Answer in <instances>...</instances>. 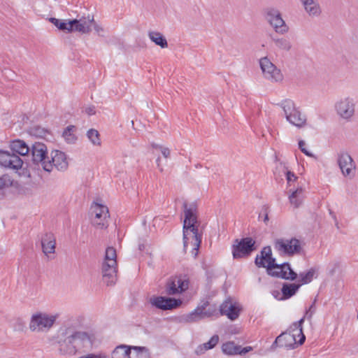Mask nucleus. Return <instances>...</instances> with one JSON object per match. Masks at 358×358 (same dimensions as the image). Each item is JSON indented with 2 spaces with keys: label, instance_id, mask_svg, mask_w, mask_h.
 <instances>
[{
  "label": "nucleus",
  "instance_id": "0eeeda50",
  "mask_svg": "<svg viewBox=\"0 0 358 358\" xmlns=\"http://www.w3.org/2000/svg\"><path fill=\"white\" fill-rule=\"evenodd\" d=\"M72 32L89 34L92 29L100 36H103L104 28L94 20V15L88 13L79 18L71 20Z\"/></svg>",
  "mask_w": 358,
  "mask_h": 358
},
{
  "label": "nucleus",
  "instance_id": "423d86ee",
  "mask_svg": "<svg viewBox=\"0 0 358 358\" xmlns=\"http://www.w3.org/2000/svg\"><path fill=\"white\" fill-rule=\"evenodd\" d=\"M57 315L49 314L43 311H36L30 317L29 329L34 333L48 332L55 325Z\"/></svg>",
  "mask_w": 358,
  "mask_h": 358
},
{
  "label": "nucleus",
  "instance_id": "2eb2a0df",
  "mask_svg": "<svg viewBox=\"0 0 358 358\" xmlns=\"http://www.w3.org/2000/svg\"><path fill=\"white\" fill-rule=\"evenodd\" d=\"M337 162L343 176L352 178L355 176L356 164L349 153H338Z\"/></svg>",
  "mask_w": 358,
  "mask_h": 358
},
{
  "label": "nucleus",
  "instance_id": "79ce46f5",
  "mask_svg": "<svg viewBox=\"0 0 358 358\" xmlns=\"http://www.w3.org/2000/svg\"><path fill=\"white\" fill-rule=\"evenodd\" d=\"M83 112L88 115H94L96 113L95 107L94 106H87L83 108Z\"/></svg>",
  "mask_w": 358,
  "mask_h": 358
},
{
  "label": "nucleus",
  "instance_id": "39448f33",
  "mask_svg": "<svg viewBox=\"0 0 358 358\" xmlns=\"http://www.w3.org/2000/svg\"><path fill=\"white\" fill-rule=\"evenodd\" d=\"M117 254L113 247L106 250L105 256L101 265L103 280L107 286L113 285L117 280Z\"/></svg>",
  "mask_w": 358,
  "mask_h": 358
},
{
  "label": "nucleus",
  "instance_id": "4468645a",
  "mask_svg": "<svg viewBox=\"0 0 358 358\" xmlns=\"http://www.w3.org/2000/svg\"><path fill=\"white\" fill-rule=\"evenodd\" d=\"M274 248L281 255L292 256L301 251L300 241L296 238H279L275 241Z\"/></svg>",
  "mask_w": 358,
  "mask_h": 358
},
{
  "label": "nucleus",
  "instance_id": "1a4fd4ad",
  "mask_svg": "<svg viewBox=\"0 0 358 358\" xmlns=\"http://www.w3.org/2000/svg\"><path fill=\"white\" fill-rule=\"evenodd\" d=\"M280 107L284 111L286 120L292 125L302 128L306 124V115L295 106V103L290 99H286L281 102Z\"/></svg>",
  "mask_w": 358,
  "mask_h": 358
},
{
  "label": "nucleus",
  "instance_id": "393cba45",
  "mask_svg": "<svg viewBox=\"0 0 358 358\" xmlns=\"http://www.w3.org/2000/svg\"><path fill=\"white\" fill-rule=\"evenodd\" d=\"M288 199L291 206L294 208H299L305 199V191L303 187H298L296 189L289 190Z\"/></svg>",
  "mask_w": 358,
  "mask_h": 358
},
{
  "label": "nucleus",
  "instance_id": "a19ab883",
  "mask_svg": "<svg viewBox=\"0 0 358 358\" xmlns=\"http://www.w3.org/2000/svg\"><path fill=\"white\" fill-rule=\"evenodd\" d=\"M285 174H286V179L287 180L288 184H289L291 182H294V181L296 180V179H297V177L296 176V175L290 171H287Z\"/></svg>",
  "mask_w": 358,
  "mask_h": 358
},
{
  "label": "nucleus",
  "instance_id": "c9c22d12",
  "mask_svg": "<svg viewBox=\"0 0 358 358\" xmlns=\"http://www.w3.org/2000/svg\"><path fill=\"white\" fill-rule=\"evenodd\" d=\"M87 136L92 145H94L95 146L101 145V141L100 138L99 133L97 130L94 129H90L87 132Z\"/></svg>",
  "mask_w": 358,
  "mask_h": 358
},
{
  "label": "nucleus",
  "instance_id": "f3484780",
  "mask_svg": "<svg viewBox=\"0 0 358 358\" xmlns=\"http://www.w3.org/2000/svg\"><path fill=\"white\" fill-rule=\"evenodd\" d=\"M206 306L207 303H203L202 306H198L192 312L182 315L180 321L185 323H193L212 316L215 310H206Z\"/></svg>",
  "mask_w": 358,
  "mask_h": 358
},
{
  "label": "nucleus",
  "instance_id": "6ab92c4d",
  "mask_svg": "<svg viewBox=\"0 0 358 358\" xmlns=\"http://www.w3.org/2000/svg\"><path fill=\"white\" fill-rule=\"evenodd\" d=\"M255 242L251 238H243L236 245H234L233 256L234 258H241L249 255L255 250Z\"/></svg>",
  "mask_w": 358,
  "mask_h": 358
},
{
  "label": "nucleus",
  "instance_id": "dca6fc26",
  "mask_svg": "<svg viewBox=\"0 0 358 358\" xmlns=\"http://www.w3.org/2000/svg\"><path fill=\"white\" fill-rule=\"evenodd\" d=\"M149 303L158 309L168 310L178 308L181 305L182 301L173 298L152 296L150 298Z\"/></svg>",
  "mask_w": 358,
  "mask_h": 358
},
{
  "label": "nucleus",
  "instance_id": "a18cd8bd",
  "mask_svg": "<svg viewBox=\"0 0 358 358\" xmlns=\"http://www.w3.org/2000/svg\"><path fill=\"white\" fill-rule=\"evenodd\" d=\"M159 161H160V158L159 157V158H157V166H158L159 167V166H160V165H159Z\"/></svg>",
  "mask_w": 358,
  "mask_h": 358
},
{
  "label": "nucleus",
  "instance_id": "ea45409f",
  "mask_svg": "<svg viewBox=\"0 0 358 358\" xmlns=\"http://www.w3.org/2000/svg\"><path fill=\"white\" fill-rule=\"evenodd\" d=\"M299 148L301 151L304 153L306 156L313 157V155L309 152L306 148V143L303 140H301L299 141Z\"/></svg>",
  "mask_w": 358,
  "mask_h": 358
},
{
  "label": "nucleus",
  "instance_id": "20e7f679",
  "mask_svg": "<svg viewBox=\"0 0 358 358\" xmlns=\"http://www.w3.org/2000/svg\"><path fill=\"white\" fill-rule=\"evenodd\" d=\"M303 319H301L299 322H294L289 328V331L282 333L276 338L273 343L279 344L281 347L294 349L298 345H302L306 339V336L303 333L302 324Z\"/></svg>",
  "mask_w": 358,
  "mask_h": 358
},
{
  "label": "nucleus",
  "instance_id": "f704fd0d",
  "mask_svg": "<svg viewBox=\"0 0 358 358\" xmlns=\"http://www.w3.org/2000/svg\"><path fill=\"white\" fill-rule=\"evenodd\" d=\"M239 345H236L234 342L229 341L224 343L222 346L223 353L227 355H236L239 352Z\"/></svg>",
  "mask_w": 358,
  "mask_h": 358
},
{
  "label": "nucleus",
  "instance_id": "a211bd4d",
  "mask_svg": "<svg viewBox=\"0 0 358 358\" xmlns=\"http://www.w3.org/2000/svg\"><path fill=\"white\" fill-rule=\"evenodd\" d=\"M0 165L13 170H19L22 167L23 161L13 153L0 150Z\"/></svg>",
  "mask_w": 358,
  "mask_h": 358
},
{
  "label": "nucleus",
  "instance_id": "c03bdc74",
  "mask_svg": "<svg viewBox=\"0 0 358 358\" xmlns=\"http://www.w3.org/2000/svg\"><path fill=\"white\" fill-rule=\"evenodd\" d=\"M239 352L238 355H245L246 354L247 352L251 351L252 349L251 347L248 346V347H245L243 348H242L241 346H239Z\"/></svg>",
  "mask_w": 358,
  "mask_h": 358
},
{
  "label": "nucleus",
  "instance_id": "5701e85b",
  "mask_svg": "<svg viewBox=\"0 0 358 358\" xmlns=\"http://www.w3.org/2000/svg\"><path fill=\"white\" fill-rule=\"evenodd\" d=\"M304 11L310 17H318L322 10L318 0H299Z\"/></svg>",
  "mask_w": 358,
  "mask_h": 358
},
{
  "label": "nucleus",
  "instance_id": "b1692460",
  "mask_svg": "<svg viewBox=\"0 0 358 358\" xmlns=\"http://www.w3.org/2000/svg\"><path fill=\"white\" fill-rule=\"evenodd\" d=\"M56 241L52 234H45L41 239L43 252L48 257L55 254Z\"/></svg>",
  "mask_w": 358,
  "mask_h": 358
},
{
  "label": "nucleus",
  "instance_id": "473e14b6",
  "mask_svg": "<svg viewBox=\"0 0 358 358\" xmlns=\"http://www.w3.org/2000/svg\"><path fill=\"white\" fill-rule=\"evenodd\" d=\"M275 47L281 51L289 52L292 48V44L291 41L286 38H273Z\"/></svg>",
  "mask_w": 358,
  "mask_h": 358
},
{
  "label": "nucleus",
  "instance_id": "4be33fe9",
  "mask_svg": "<svg viewBox=\"0 0 358 358\" xmlns=\"http://www.w3.org/2000/svg\"><path fill=\"white\" fill-rule=\"evenodd\" d=\"M220 310L221 315H226L229 319L234 320L238 317L240 308L236 303L228 299L222 303Z\"/></svg>",
  "mask_w": 358,
  "mask_h": 358
},
{
  "label": "nucleus",
  "instance_id": "f03ea898",
  "mask_svg": "<svg viewBox=\"0 0 358 358\" xmlns=\"http://www.w3.org/2000/svg\"><path fill=\"white\" fill-rule=\"evenodd\" d=\"M185 220L183 222V247L187 250L190 245L192 248L191 254L194 257L198 255L201 243L202 235L199 233L200 224L197 221L194 206L184 204Z\"/></svg>",
  "mask_w": 358,
  "mask_h": 358
},
{
  "label": "nucleus",
  "instance_id": "f8f14e48",
  "mask_svg": "<svg viewBox=\"0 0 358 358\" xmlns=\"http://www.w3.org/2000/svg\"><path fill=\"white\" fill-rule=\"evenodd\" d=\"M92 223L97 229L107 228L109 221V210L106 206L93 203L91 206Z\"/></svg>",
  "mask_w": 358,
  "mask_h": 358
},
{
  "label": "nucleus",
  "instance_id": "de8ad7c7",
  "mask_svg": "<svg viewBox=\"0 0 358 358\" xmlns=\"http://www.w3.org/2000/svg\"><path fill=\"white\" fill-rule=\"evenodd\" d=\"M296 340H299L300 338V336H296Z\"/></svg>",
  "mask_w": 358,
  "mask_h": 358
},
{
  "label": "nucleus",
  "instance_id": "bb28decb",
  "mask_svg": "<svg viewBox=\"0 0 358 358\" xmlns=\"http://www.w3.org/2000/svg\"><path fill=\"white\" fill-rule=\"evenodd\" d=\"M317 277V269L312 267L306 271L301 272L299 275V285L308 284L313 281L314 278Z\"/></svg>",
  "mask_w": 358,
  "mask_h": 358
},
{
  "label": "nucleus",
  "instance_id": "ddd939ff",
  "mask_svg": "<svg viewBox=\"0 0 358 358\" xmlns=\"http://www.w3.org/2000/svg\"><path fill=\"white\" fill-rule=\"evenodd\" d=\"M259 66L265 79L271 83L280 82L283 79L281 71L268 59V57L259 59Z\"/></svg>",
  "mask_w": 358,
  "mask_h": 358
},
{
  "label": "nucleus",
  "instance_id": "cd10ccee",
  "mask_svg": "<svg viewBox=\"0 0 358 358\" xmlns=\"http://www.w3.org/2000/svg\"><path fill=\"white\" fill-rule=\"evenodd\" d=\"M148 36L152 42L161 48H166L168 47V42L162 33L155 31H148Z\"/></svg>",
  "mask_w": 358,
  "mask_h": 358
},
{
  "label": "nucleus",
  "instance_id": "7ed1b4c3",
  "mask_svg": "<svg viewBox=\"0 0 358 358\" xmlns=\"http://www.w3.org/2000/svg\"><path fill=\"white\" fill-rule=\"evenodd\" d=\"M255 264L258 266L267 268L268 275L282 278L286 280H294L297 278V274L287 263L282 264H275V260L272 257L271 249L270 247H265L261 252V256H257Z\"/></svg>",
  "mask_w": 358,
  "mask_h": 358
},
{
  "label": "nucleus",
  "instance_id": "a878e982",
  "mask_svg": "<svg viewBox=\"0 0 358 358\" xmlns=\"http://www.w3.org/2000/svg\"><path fill=\"white\" fill-rule=\"evenodd\" d=\"M131 345L120 344L111 352V358H130Z\"/></svg>",
  "mask_w": 358,
  "mask_h": 358
},
{
  "label": "nucleus",
  "instance_id": "6e6552de",
  "mask_svg": "<svg viewBox=\"0 0 358 358\" xmlns=\"http://www.w3.org/2000/svg\"><path fill=\"white\" fill-rule=\"evenodd\" d=\"M31 161L33 164L48 173L51 172V164L46 145L41 142H35L31 147Z\"/></svg>",
  "mask_w": 358,
  "mask_h": 358
},
{
  "label": "nucleus",
  "instance_id": "412c9836",
  "mask_svg": "<svg viewBox=\"0 0 358 358\" xmlns=\"http://www.w3.org/2000/svg\"><path fill=\"white\" fill-rule=\"evenodd\" d=\"M50 162L51 171L55 167L58 171H65L69 166V162L64 152L55 150L50 153Z\"/></svg>",
  "mask_w": 358,
  "mask_h": 358
},
{
  "label": "nucleus",
  "instance_id": "e433bc0d",
  "mask_svg": "<svg viewBox=\"0 0 358 358\" xmlns=\"http://www.w3.org/2000/svg\"><path fill=\"white\" fill-rule=\"evenodd\" d=\"M76 128L74 126H69L63 132V137L68 143H73L76 141V137L74 134Z\"/></svg>",
  "mask_w": 358,
  "mask_h": 358
},
{
  "label": "nucleus",
  "instance_id": "c756f323",
  "mask_svg": "<svg viewBox=\"0 0 358 358\" xmlns=\"http://www.w3.org/2000/svg\"><path fill=\"white\" fill-rule=\"evenodd\" d=\"M49 21L61 31H66V33L72 32L71 20H66L50 17Z\"/></svg>",
  "mask_w": 358,
  "mask_h": 358
},
{
  "label": "nucleus",
  "instance_id": "9d476101",
  "mask_svg": "<svg viewBox=\"0 0 358 358\" xmlns=\"http://www.w3.org/2000/svg\"><path fill=\"white\" fill-rule=\"evenodd\" d=\"M356 102L351 96L339 98L334 103L336 115L342 120L350 121L355 114Z\"/></svg>",
  "mask_w": 358,
  "mask_h": 358
},
{
  "label": "nucleus",
  "instance_id": "7c9ffc66",
  "mask_svg": "<svg viewBox=\"0 0 358 358\" xmlns=\"http://www.w3.org/2000/svg\"><path fill=\"white\" fill-rule=\"evenodd\" d=\"M10 147L13 152H17L22 156L27 155L31 150V148H29L25 142L21 140L13 141L11 143Z\"/></svg>",
  "mask_w": 358,
  "mask_h": 358
},
{
  "label": "nucleus",
  "instance_id": "58836bf2",
  "mask_svg": "<svg viewBox=\"0 0 358 358\" xmlns=\"http://www.w3.org/2000/svg\"><path fill=\"white\" fill-rule=\"evenodd\" d=\"M152 147L155 149L160 150L164 158H169L170 157L171 150H169V148L157 144H153Z\"/></svg>",
  "mask_w": 358,
  "mask_h": 358
},
{
  "label": "nucleus",
  "instance_id": "f257e3e1",
  "mask_svg": "<svg viewBox=\"0 0 358 358\" xmlns=\"http://www.w3.org/2000/svg\"><path fill=\"white\" fill-rule=\"evenodd\" d=\"M57 343L59 355L71 357L92 350L96 343V338L93 333L76 331L65 324L59 329Z\"/></svg>",
  "mask_w": 358,
  "mask_h": 358
},
{
  "label": "nucleus",
  "instance_id": "09e8293b",
  "mask_svg": "<svg viewBox=\"0 0 358 358\" xmlns=\"http://www.w3.org/2000/svg\"><path fill=\"white\" fill-rule=\"evenodd\" d=\"M306 315H305V316H303V317L302 319H303V320H304V318H306Z\"/></svg>",
  "mask_w": 358,
  "mask_h": 358
},
{
  "label": "nucleus",
  "instance_id": "2f4dec72",
  "mask_svg": "<svg viewBox=\"0 0 358 358\" xmlns=\"http://www.w3.org/2000/svg\"><path fill=\"white\" fill-rule=\"evenodd\" d=\"M218 341L219 336L217 335H214L208 342L198 346L195 352L197 355H201L206 350L213 348L217 344Z\"/></svg>",
  "mask_w": 358,
  "mask_h": 358
},
{
  "label": "nucleus",
  "instance_id": "9b49d317",
  "mask_svg": "<svg viewBox=\"0 0 358 358\" xmlns=\"http://www.w3.org/2000/svg\"><path fill=\"white\" fill-rule=\"evenodd\" d=\"M265 19L276 33L285 34L288 32L289 28L278 8L273 7L266 8Z\"/></svg>",
  "mask_w": 358,
  "mask_h": 358
},
{
  "label": "nucleus",
  "instance_id": "4c0bfd02",
  "mask_svg": "<svg viewBox=\"0 0 358 358\" xmlns=\"http://www.w3.org/2000/svg\"><path fill=\"white\" fill-rule=\"evenodd\" d=\"M13 184V180L8 175H3L0 177V189L8 187Z\"/></svg>",
  "mask_w": 358,
  "mask_h": 358
},
{
  "label": "nucleus",
  "instance_id": "72a5a7b5",
  "mask_svg": "<svg viewBox=\"0 0 358 358\" xmlns=\"http://www.w3.org/2000/svg\"><path fill=\"white\" fill-rule=\"evenodd\" d=\"M301 285L299 284H284L282 287V293L285 298L288 299L292 296L297 292Z\"/></svg>",
  "mask_w": 358,
  "mask_h": 358
},
{
  "label": "nucleus",
  "instance_id": "49530a36",
  "mask_svg": "<svg viewBox=\"0 0 358 358\" xmlns=\"http://www.w3.org/2000/svg\"><path fill=\"white\" fill-rule=\"evenodd\" d=\"M267 220H268V215H266L265 218H264V222H266Z\"/></svg>",
  "mask_w": 358,
  "mask_h": 358
},
{
  "label": "nucleus",
  "instance_id": "aec40b11",
  "mask_svg": "<svg viewBox=\"0 0 358 358\" xmlns=\"http://www.w3.org/2000/svg\"><path fill=\"white\" fill-rule=\"evenodd\" d=\"M189 282L181 277H175L170 279L166 286V292L169 295L180 294L187 289Z\"/></svg>",
  "mask_w": 358,
  "mask_h": 358
},
{
  "label": "nucleus",
  "instance_id": "37998d69",
  "mask_svg": "<svg viewBox=\"0 0 358 358\" xmlns=\"http://www.w3.org/2000/svg\"><path fill=\"white\" fill-rule=\"evenodd\" d=\"M315 312V302L310 306L309 309L306 312V316L308 319H311Z\"/></svg>",
  "mask_w": 358,
  "mask_h": 358
},
{
  "label": "nucleus",
  "instance_id": "c85d7f7f",
  "mask_svg": "<svg viewBox=\"0 0 358 358\" xmlns=\"http://www.w3.org/2000/svg\"><path fill=\"white\" fill-rule=\"evenodd\" d=\"M150 352L145 346L131 345L130 358H150Z\"/></svg>",
  "mask_w": 358,
  "mask_h": 358
}]
</instances>
